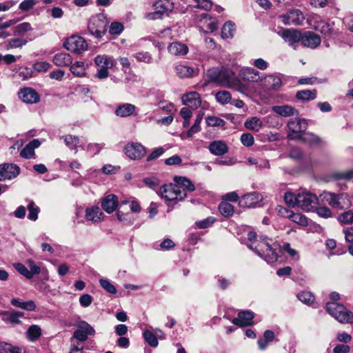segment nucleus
Listing matches in <instances>:
<instances>
[{
  "label": "nucleus",
  "instance_id": "37998d69",
  "mask_svg": "<svg viewBox=\"0 0 353 353\" xmlns=\"http://www.w3.org/2000/svg\"><path fill=\"white\" fill-rule=\"evenodd\" d=\"M117 219L120 222H122L126 225H132L134 222V217L130 212H123L121 210H118L117 213Z\"/></svg>",
  "mask_w": 353,
  "mask_h": 353
},
{
  "label": "nucleus",
  "instance_id": "4468645a",
  "mask_svg": "<svg viewBox=\"0 0 353 353\" xmlns=\"http://www.w3.org/2000/svg\"><path fill=\"white\" fill-rule=\"evenodd\" d=\"M104 217L103 213L98 206L87 208L85 211V219L92 223H100Z\"/></svg>",
  "mask_w": 353,
  "mask_h": 353
},
{
  "label": "nucleus",
  "instance_id": "052dcab7",
  "mask_svg": "<svg viewBox=\"0 0 353 353\" xmlns=\"http://www.w3.org/2000/svg\"><path fill=\"white\" fill-rule=\"evenodd\" d=\"M99 283L101 287L109 293L113 294L117 293L116 288L108 280L100 279Z\"/></svg>",
  "mask_w": 353,
  "mask_h": 353
},
{
  "label": "nucleus",
  "instance_id": "4be33fe9",
  "mask_svg": "<svg viewBox=\"0 0 353 353\" xmlns=\"http://www.w3.org/2000/svg\"><path fill=\"white\" fill-rule=\"evenodd\" d=\"M208 149L212 154L216 156L223 155L228 152L227 144L221 140L214 141L210 143Z\"/></svg>",
  "mask_w": 353,
  "mask_h": 353
},
{
  "label": "nucleus",
  "instance_id": "69168bd1",
  "mask_svg": "<svg viewBox=\"0 0 353 353\" xmlns=\"http://www.w3.org/2000/svg\"><path fill=\"white\" fill-rule=\"evenodd\" d=\"M317 28L325 36H329L332 34V28L327 23L321 21L319 23Z\"/></svg>",
  "mask_w": 353,
  "mask_h": 353
},
{
  "label": "nucleus",
  "instance_id": "09e8293b",
  "mask_svg": "<svg viewBox=\"0 0 353 353\" xmlns=\"http://www.w3.org/2000/svg\"><path fill=\"white\" fill-rule=\"evenodd\" d=\"M27 208L29 210L28 219L32 221H36L38 218L39 208L35 205L34 203L32 201H28Z\"/></svg>",
  "mask_w": 353,
  "mask_h": 353
},
{
  "label": "nucleus",
  "instance_id": "a878e982",
  "mask_svg": "<svg viewBox=\"0 0 353 353\" xmlns=\"http://www.w3.org/2000/svg\"><path fill=\"white\" fill-rule=\"evenodd\" d=\"M262 196L256 192H250L243 195L241 202L248 208L254 207L257 203L261 201Z\"/></svg>",
  "mask_w": 353,
  "mask_h": 353
},
{
  "label": "nucleus",
  "instance_id": "8fccbe9b",
  "mask_svg": "<svg viewBox=\"0 0 353 353\" xmlns=\"http://www.w3.org/2000/svg\"><path fill=\"white\" fill-rule=\"evenodd\" d=\"M79 146L83 150L93 152L94 154H97L103 148L104 143H90L86 146L83 145V144H80Z\"/></svg>",
  "mask_w": 353,
  "mask_h": 353
},
{
  "label": "nucleus",
  "instance_id": "ea45409f",
  "mask_svg": "<svg viewBox=\"0 0 353 353\" xmlns=\"http://www.w3.org/2000/svg\"><path fill=\"white\" fill-rule=\"evenodd\" d=\"M3 315L6 317H3V320L6 321H8L13 324H17L20 322L19 318L23 316V312H3Z\"/></svg>",
  "mask_w": 353,
  "mask_h": 353
},
{
  "label": "nucleus",
  "instance_id": "ddd939ff",
  "mask_svg": "<svg viewBox=\"0 0 353 353\" xmlns=\"http://www.w3.org/2000/svg\"><path fill=\"white\" fill-rule=\"evenodd\" d=\"M18 95L19 99L26 103H36L39 101V95L31 88H24L21 89Z\"/></svg>",
  "mask_w": 353,
  "mask_h": 353
},
{
  "label": "nucleus",
  "instance_id": "f3484780",
  "mask_svg": "<svg viewBox=\"0 0 353 353\" xmlns=\"http://www.w3.org/2000/svg\"><path fill=\"white\" fill-rule=\"evenodd\" d=\"M282 37L285 41L293 46L294 49H296L294 45L299 41L301 42L302 34L297 30L286 29L283 31Z\"/></svg>",
  "mask_w": 353,
  "mask_h": 353
},
{
  "label": "nucleus",
  "instance_id": "864d4df0",
  "mask_svg": "<svg viewBox=\"0 0 353 353\" xmlns=\"http://www.w3.org/2000/svg\"><path fill=\"white\" fill-rule=\"evenodd\" d=\"M290 219H291L293 222L300 225H307V220L306 217L300 214V213H294L290 214Z\"/></svg>",
  "mask_w": 353,
  "mask_h": 353
},
{
  "label": "nucleus",
  "instance_id": "4d7b16f0",
  "mask_svg": "<svg viewBox=\"0 0 353 353\" xmlns=\"http://www.w3.org/2000/svg\"><path fill=\"white\" fill-rule=\"evenodd\" d=\"M138 61H142L146 63L152 62V58L151 54L148 52H139L133 55Z\"/></svg>",
  "mask_w": 353,
  "mask_h": 353
},
{
  "label": "nucleus",
  "instance_id": "cd10ccee",
  "mask_svg": "<svg viewBox=\"0 0 353 353\" xmlns=\"http://www.w3.org/2000/svg\"><path fill=\"white\" fill-rule=\"evenodd\" d=\"M174 181L176 185L181 186V189L183 190V192L187 194V191L192 192L195 188L194 184L187 178L181 176H175Z\"/></svg>",
  "mask_w": 353,
  "mask_h": 353
},
{
  "label": "nucleus",
  "instance_id": "58836bf2",
  "mask_svg": "<svg viewBox=\"0 0 353 353\" xmlns=\"http://www.w3.org/2000/svg\"><path fill=\"white\" fill-rule=\"evenodd\" d=\"M219 210L220 213L225 217H230L233 215L234 207L232 204L222 201L219 205Z\"/></svg>",
  "mask_w": 353,
  "mask_h": 353
},
{
  "label": "nucleus",
  "instance_id": "bf43d9fd",
  "mask_svg": "<svg viewBox=\"0 0 353 353\" xmlns=\"http://www.w3.org/2000/svg\"><path fill=\"white\" fill-rule=\"evenodd\" d=\"M241 142L245 147H250L254 143V137L250 133H244L241 136Z\"/></svg>",
  "mask_w": 353,
  "mask_h": 353
},
{
  "label": "nucleus",
  "instance_id": "0eeeda50",
  "mask_svg": "<svg viewBox=\"0 0 353 353\" xmlns=\"http://www.w3.org/2000/svg\"><path fill=\"white\" fill-rule=\"evenodd\" d=\"M318 203L317 196L308 192L296 194V206L307 212L312 210Z\"/></svg>",
  "mask_w": 353,
  "mask_h": 353
},
{
  "label": "nucleus",
  "instance_id": "412c9836",
  "mask_svg": "<svg viewBox=\"0 0 353 353\" xmlns=\"http://www.w3.org/2000/svg\"><path fill=\"white\" fill-rule=\"evenodd\" d=\"M136 106L132 103H123L119 105L114 111L115 114L120 117H128L132 115H136Z\"/></svg>",
  "mask_w": 353,
  "mask_h": 353
},
{
  "label": "nucleus",
  "instance_id": "338daca9",
  "mask_svg": "<svg viewBox=\"0 0 353 353\" xmlns=\"http://www.w3.org/2000/svg\"><path fill=\"white\" fill-rule=\"evenodd\" d=\"M123 30V26L122 23L119 22H113L110 26L109 32L111 34H119Z\"/></svg>",
  "mask_w": 353,
  "mask_h": 353
},
{
  "label": "nucleus",
  "instance_id": "bb28decb",
  "mask_svg": "<svg viewBox=\"0 0 353 353\" xmlns=\"http://www.w3.org/2000/svg\"><path fill=\"white\" fill-rule=\"evenodd\" d=\"M53 62L58 66L69 65L72 63V57L66 52H59L54 56Z\"/></svg>",
  "mask_w": 353,
  "mask_h": 353
},
{
  "label": "nucleus",
  "instance_id": "c756f323",
  "mask_svg": "<svg viewBox=\"0 0 353 353\" xmlns=\"http://www.w3.org/2000/svg\"><path fill=\"white\" fill-rule=\"evenodd\" d=\"M316 97V90H303L298 91L296 94V98L303 101H309L315 99Z\"/></svg>",
  "mask_w": 353,
  "mask_h": 353
},
{
  "label": "nucleus",
  "instance_id": "473e14b6",
  "mask_svg": "<svg viewBox=\"0 0 353 353\" xmlns=\"http://www.w3.org/2000/svg\"><path fill=\"white\" fill-rule=\"evenodd\" d=\"M265 84L274 90H278L282 85V81L280 77L274 75H268L265 78Z\"/></svg>",
  "mask_w": 353,
  "mask_h": 353
},
{
  "label": "nucleus",
  "instance_id": "aec40b11",
  "mask_svg": "<svg viewBox=\"0 0 353 353\" xmlns=\"http://www.w3.org/2000/svg\"><path fill=\"white\" fill-rule=\"evenodd\" d=\"M241 79L249 82H258L261 79L260 72L251 68H243L239 72Z\"/></svg>",
  "mask_w": 353,
  "mask_h": 353
},
{
  "label": "nucleus",
  "instance_id": "5701e85b",
  "mask_svg": "<svg viewBox=\"0 0 353 353\" xmlns=\"http://www.w3.org/2000/svg\"><path fill=\"white\" fill-rule=\"evenodd\" d=\"M168 50L170 54L174 56H183L188 52V46L180 42L170 43L168 47Z\"/></svg>",
  "mask_w": 353,
  "mask_h": 353
},
{
  "label": "nucleus",
  "instance_id": "20e7f679",
  "mask_svg": "<svg viewBox=\"0 0 353 353\" xmlns=\"http://www.w3.org/2000/svg\"><path fill=\"white\" fill-rule=\"evenodd\" d=\"M320 199L323 202L327 203L330 205L336 208L342 209L351 205V201L347 193L335 194L323 192L320 194Z\"/></svg>",
  "mask_w": 353,
  "mask_h": 353
},
{
  "label": "nucleus",
  "instance_id": "f8f14e48",
  "mask_svg": "<svg viewBox=\"0 0 353 353\" xmlns=\"http://www.w3.org/2000/svg\"><path fill=\"white\" fill-rule=\"evenodd\" d=\"M20 172L19 166L12 163L0 165V181L11 180L17 177Z\"/></svg>",
  "mask_w": 353,
  "mask_h": 353
},
{
  "label": "nucleus",
  "instance_id": "6e6552de",
  "mask_svg": "<svg viewBox=\"0 0 353 353\" xmlns=\"http://www.w3.org/2000/svg\"><path fill=\"white\" fill-rule=\"evenodd\" d=\"M63 46L68 51L80 54L88 49L86 41L80 36L72 35L64 42Z\"/></svg>",
  "mask_w": 353,
  "mask_h": 353
},
{
  "label": "nucleus",
  "instance_id": "0e129e2a",
  "mask_svg": "<svg viewBox=\"0 0 353 353\" xmlns=\"http://www.w3.org/2000/svg\"><path fill=\"white\" fill-rule=\"evenodd\" d=\"M155 10L159 9L163 14L167 12L170 9V3L167 1H159L154 4Z\"/></svg>",
  "mask_w": 353,
  "mask_h": 353
},
{
  "label": "nucleus",
  "instance_id": "dca6fc26",
  "mask_svg": "<svg viewBox=\"0 0 353 353\" xmlns=\"http://www.w3.org/2000/svg\"><path fill=\"white\" fill-rule=\"evenodd\" d=\"M254 313L250 311H241L239 312L238 317L232 319V322L238 326L244 327L252 324Z\"/></svg>",
  "mask_w": 353,
  "mask_h": 353
},
{
  "label": "nucleus",
  "instance_id": "9b49d317",
  "mask_svg": "<svg viewBox=\"0 0 353 353\" xmlns=\"http://www.w3.org/2000/svg\"><path fill=\"white\" fill-rule=\"evenodd\" d=\"M279 17L285 26H299L305 19L303 14L298 9L290 10L285 14H281Z\"/></svg>",
  "mask_w": 353,
  "mask_h": 353
},
{
  "label": "nucleus",
  "instance_id": "7ed1b4c3",
  "mask_svg": "<svg viewBox=\"0 0 353 353\" xmlns=\"http://www.w3.org/2000/svg\"><path fill=\"white\" fill-rule=\"evenodd\" d=\"M327 312L341 323H353V313L343 305L336 302H329L326 304Z\"/></svg>",
  "mask_w": 353,
  "mask_h": 353
},
{
  "label": "nucleus",
  "instance_id": "7c9ffc66",
  "mask_svg": "<svg viewBox=\"0 0 353 353\" xmlns=\"http://www.w3.org/2000/svg\"><path fill=\"white\" fill-rule=\"evenodd\" d=\"M88 65L83 61H77L70 66L71 72L76 77H83L85 74Z\"/></svg>",
  "mask_w": 353,
  "mask_h": 353
},
{
  "label": "nucleus",
  "instance_id": "393cba45",
  "mask_svg": "<svg viewBox=\"0 0 353 353\" xmlns=\"http://www.w3.org/2000/svg\"><path fill=\"white\" fill-rule=\"evenodd\" d=\"M272 110L276 114L282 117H290L297 113V110L291 105H275L272 108Z\"/></svg>",
  "mask_w": 353,
  "mask_h": 353
},
{
  "label": "nucleus",
  "instance_id": "f257e3e1",
  "mask_svg": "<svg viewBox=\"0 0 353 353\" xmlns=\"http://www.w3.org/2000/svg\"><path fill=\"white\" fill-rule=\"evenodd\" d=\"M248 244L250 249L255 252L260 257L269 263H272L278 259L280 246L276 243H272V240L267 237H260L259 239L256 232H250L248 234Z\"/></svg>",
  "mask_w": 353,
  "mask_h": 353
},
{
  "label": "nucleus",
  "instance_id": "f03ea898",
  "mask_svg": "<svg viewBox=\"0 0 353 353\" xmlns=\"http://www.w3.org/2000/svg\"><path fill=\"white\" fill-rule=\"evenodd\" d=\"M209 76L212 81L221 86L234 88L240 92L246 90V87L241 83L235 74L230 69L214 70L209 73Z\"/></svg>",
  "mask_w": 353,
  "mask_h": 353
},
{
  "label": "nucleus",
  "instance_id": "6ab92c4d",
  "mask_svg": "<svg viewBox=\"0 0 353 353\" xmlns=\"http://www.w3.org/2000/svg\"><path fill=\"white\" fill-rule=\"evenodd\" d=\"M119 204L118 198L114 194H108L101 201V207L108 214L112 213Z\"/></svg>",
  "mask_w": 353,
  "mask_h": 353
},
{
  "label": "nucleus",
  "instance_id": "2eb2a0df",
  "mask_svg": "<svg viewBox=\"0 0 353 353\" xmlns=\"http://www.w3.org/2000/svg\"><path fill=\"white\" fill-rule=\"evenodd\" d=\"M301 44L304 47L315 48L321 43V38L312 32H305L302 34Z\"/></svg>",
  "mask_w": 353,
  "mask_h": 353
},
{
  "label": "nucleus",
  "instance_id": "2f4dec72",
  "mask_svg": "<svg viewBox=\"0 0 353 353\" xmlns=\"http://www.w3.org/2000/svg\"><path fill=\"white\" fill-rule=\"evenodd\" d=\"M300 139H301L303 143L310 145H319L322 141L319 136L311 132L303 134Z\"/></svg>",
  "mask_w": 353,
  "mask_h": 353
},
{
  "label": "nucleus",
  "instance_id": "3c124183",
  "mask_svg": "<svg viewBox=\"0 0 353 353\" xmlns=\"http://www.w3.org/2000/svg\"><path fill=\"white\" fill-rule=\"evenodd\" d=\"M338 220L343 224H351L353 223V211L347 210L339 216Z\"/></svg>",
  "mask_w": 353,
  "mask_h": 353
},
{
  "label": "nucleus",
  "instance_id": "f704fd0d",
  "mask_svg": "<svg viewBox=\"0 0 353 353\" xmlns=\"http://www.w3.org/2000/svg\"><path fill=\"white\" fill-rule=\"evenodd\" d=\"M236 31L235 24L232 21L226 22L221 30V35L223 38L228 39L234 37Z\"/></svg>",
  "mask_w": 353,
  "mask_h": 353
},
{
  "label": "nucleus",
  "instance_id": "39448f33",
  "mask_svg": "<svg viewBox=\"0 0 353 353\" xmlns=\"http://www.w3.org/2000/svg\"><path fill=\"white\" fill-rule=\"evenodd\" d=\"M160 194L162 198L168 201H182L187 196V194L183 192L181 186L176 183L162 186L160 189Z\"/></svg>",
  "mask_w": 353,
  "mask_h": 353
},
{
  "label": "nucleus",
  "instance_id": "e433bc0d",
  "mask_svg": "<svg viewBox=\"0 0 353 353\" xmlns=\"http://www.w3.org/2000/svg\"><path fill=\"white\" fill-rule=\"evenodd\" d=\"M16 79L27 81L33 76V72L31 68L23 67L20 68L19 70L14 74Z\"/></svg>",
  "mask_w": 353,
  "mask_h": 353
},
{
  "label": "nucleus",
  "instance_id": "6e6d98bb",
  "mask_svg": "<svg viewBox=\"0 0 353 353\" xmlns=\"http://www.w3.org/2000/svg\"><path fill=\"white\" fill-rule=\"evenodd\" d=\"M38 3L37 0H24L19 6V9L23 12L32 10Z\"/></svg>",
  "mask_w": 353,
  "mask_h": 353
},
{
  "label": "nucleus",
  "instance_id": "a19ab883",
  "mask_svg": "<svg viewBox=\"0 0 353 353\" xmlns=\"http://www.w3.org/2000/svg\"><path fill=\"white\" fill-rule=\"evenodd\" d=\"M21 349L10 343L0 341V353H21Z\"/></svg>",
  "mask_w": 353,
  "mask_h": 353
},
{
  "label": "nucleus",
  "instance_id": "a211bd4d",
  "mask_svg": "<svg viewBox=\"0 0 353 353\" xmlns=\"http://www.w3.org/2000/svg\"><path fill=\"white\" fill-rule=\"evenodd\" d=\"M181 99L184 105L193 110L196 109L201 103L199 94L196 92L183 94Z\"/></svg>",
  "mask_w": 353,
  "mask_h": 353
},
{
  "label": "nucleus",
  "instance_id": "e2e57ef3",
  "mask_svg": "<svg viewBox=\"0 0 353 353\" xmlns=\"http://www.w3.org/2000/svg\"><path fill=\"white\" fill-rule=\"evenodd\" d=\"M14 266L15 269L23 276H26L28 279L32 278L31 272H30L28 268L22 263H15Z\"/></svg>",
  "mask_w": 353,
  "mask_h": 353
},
{
  "label": "nucleus",
  "instance_id": "de8ad7c7",
  "mask_svg": "<svg viewBox=\"0 0 353 353\" xmlns=\"http://www.w3.org/2000/svg\"><path fill=\"white\" fill-rule=\"evenodd\" d=\"M216 99L221 104H226L232 99L231 94L226 90H222L216 92Z\"/></svg>",
  "mask_w": 353,
  "mask_h": 353
},
{
  "label": "nucleus",
  "instance_id": "c9c22d12",
  "mask_svg": "<svg viewBox=\"0 0 353 353\" xmlns=\"http://www.w3.org/2000/svg\"><path fill=\"white\" fill-rule=\"evenodd\" d=\"M95 64L99 67L112 68L114 65L113 60L106 55H98L94 59Z\"/></svg>",
  "mask_w": 353,
  "mask_h": 353
},
{
  "label": "nucleus",
  "instance_id": "680f3d73",
  "mask_svg": "<svg viewBox=\"0 0 353 353\" xmlns=\"http://www.w3.org/2000/svg\"><path fill=\"white\" fill-rule=\"evenodd\" d=\"M284 200L286 204L290 207L296 205V195H294L292 192H286L284 195Z\"/></svg>",
  "mask_w": 353,
  "mask_h": 353
},
{
  "label": "nucleus",
  "instance_id": "c03bdc74",
  "mask_svg": "<svg viewBox=\"0 0 353 353\" xmlns=\"http://www.w3.org/2000/svg\"><path fill=\"white\" fill-rule=\"evenodd\" d=\"M65 145L71 150H74V153L77 152V145L79 144V140L77 137L66 135L63 137Z\"/></svg>",
  "mask_w": 353,
  "mask_h": 353
},
{
  "label": "nucleus",
  "instance_id": "9d476101",
  "mask_svg": "<svg viewBox=\"0 0 353 353\" xmlns=\"http://www.w3.org/2000/svg\"><path fill=\"white\" fill-rule=\"evenodd\" d=\"M123 150L126 156L132 160L141 159L146 154L145 148L137 142L127 143Z\"/></svg>",
  "mask_w": 353,
  "mask_h": 353
},
{
  "label": "nucleus",
  "instance_id": "5fc2aeb1",
  "mask_svg": "<svg viewBox=\"0 0 353 353\" xmlns=\"http://www.w3.org/2000/svg\"><path fill=\"white\" fill-rule=\"evenodd\" d=\"M203 117L202 115L198 114L195 121L194 125L189 129L188 132V136L189 137H192L194 134L200 131V123L202 121Z\"/></svg>",
  "mask_w": 353,
  "mask_h": 353
},
{
  "label": "nucleus",
  "instance_id": "1a4fd4ad",
  "mask_svg": "<svg viewBox=\"0 0 353 353\" xmlns=\"http://www.w3.org/2000/svg\"><path fill=\"white\" fill-rule=\"evenodd\" d=\"M307 121L305 119H291L288 123V127L289 129L288 137L290 139H301L303 134L302 132L307 129Z\"/></svg>",
  "mask_w": 353,
  "mask_h": 353
},
{
  "label": "nucleus",
  "instance_id": "b1692460",
  "mask_svg": "<svg viewBox=\"0 0 353 353\" xmlns=\"http://www.w3.org/2000/svg\"><path fill=\"white\" fill-rule=\"evenodd\" d=\"M40 145L41 142L38 139H33L21 150L20 152L21 157L26 159L30 158L34 153V149Z\"/></svg>",
  "mask_w": 353,
  "mask_h": 353
},
{
  "label": "nucleus",
  "instance_id": "a18cd8bd",
  "mask_svg": "<svg viewBox=\"0 0 353 353\" xmlns=\"http://www.w3.org/2000/svg\"><path fill=\"white\" fill-rule=\"evenodd\" d=\"M143 336L145 341L151 346V347H157L159 344L157 338L154 334H153L150 330H145L143 333Z\"/></svg>",
  "mask_w": 353,
  "mask_h": 353
},
{
  "label": "nucleus",
  "instance_id": "4c0bfd02",
  "mask_svg": "<svg viewBox=\"0 0 353 353\" xmlns=\"http://www.w3.org/2000/svg\"><path fill=\"white\" fill-rule=\"evenodd\" d=\"M41 329L38 325H32L28 329L26 336L30 341H34L41 335Z\"/></svg>",
  "mask_w": 353,
  "mask_h": 353
},
{
  "label": "nucleus",
  "instance_id": "13d9d810",
  "mask_svg": "<svg viewBox=\"0 0 353 353\" xmlns=\"http://www.w3.org/2000/svg\"><path fill=\"white\" fill-rule=\"evenodd\" d=\"M77 327L79 330L85 332L88 335H93L95 332L94 328L86 321H80L77 324Z\"/></svg>",
  "mask_w": 353,
  "mask_h": 353
},
{
  "label": "nucleus",
  "instance_id": "774afa93",
  "mask_svg": "<svg viewBox=\"0 0 353 353\" xmlns=\"http://www.w3.org/2000/svg\"><path fill=\"white\" fill-rule=\"evenodd\" d=\"M288 157L294 160L299 161L303 158V153L299 148H293L290 150Z\"/></svg>",
  "mask_w": 353,
  "mask_h": 353
},
{
  "label": "nucleus",
  "instance_id": "c85d7f7f",
  "mask_svg": "<svg viewBox=\"0 0 353 353\" xmlns=\"http://www.w3.org/2000/svg\"><path fill=\"white\" fill-rule=\"evenodd\" d=\"M176 72L178 76L181 78L191 77L194 74L195 70L193 68L185 65H177L175 67Z\"/></svg>",
  "mask_w": 353,
  "mask_h": 353
},
{
  "label": "nucleus",
  "instance_id": "603ef678",
  "mask_svg": "<svg viewBox=\"0 0 353 353\" xmlns=\"http://www.w3.org/2000/svg\"><path fill=\"white\" fill-rule=\"evenodd\" d=\"M297 298L302 303L310 305L314 301V297L310 292H302L297 294Z\"/></svg>",
  "mask_w": 353,
  "mask_h": 353
},
{
  "label": "nucleus",
  "instance_id": "79ce46f5",
  "mask_svg": "<svg viewBox=\"0 0 353 353\" xmlns=\"http://www.w3.org/2000/svg\"><path fill=\"white\" fill-rule=\"evenodd\" d=\"M199 21H205L207 27L210 31H214L217 28V23L214 19L210 17L207 13H202L198 16Z\"/></svg>",
  "mask_w": 353,
  "mask_h": 353
},
{
  "label": "nucleus",
  "instance_id": "49530a36",
  "mask_svg": "<svg viewBox=\"0 0 353 353\" xmlns=\"http://www.w3.org/2000/svg\"><path fill=\"white\" fill-rule=\"evenodd\" d=\"M206 123L208 126L211 127H223L225 121L215 116H209L206 118Z\"/></svg>",
  "mask_w": 353,
  "mask_h": 353
},
{
  "label": "nucleus",
  "instance_id": "72a5a7b5",
  "mask_svg": "<svg viewBox=\"0 0 353 353\" xmlns=\"http://www.w3.org/2000/svg\"><path fill=\"white\" fill-rule=\"evenodd\" d=\"M245 127L252 131L258 132L262 127V121L257 117H251L245 121Z\"/></svg>",
  "mask_w": 353,
  "mask_h": 353
},
{
  "label": "nucleus",
  "instance_id": "423d86ee",
  "mask_svg": "<svg viewBox=\"0 0 353 353\" xmlns=\"http://www.w3.org/2000/svg\"><path fill=\"white\" fill-rule=\"evenodd\" d=\"M107 21L102 15L92 16L89 20L88 28L90 33L97 37H102L106 32Z\"/></svg>",
  "mask_w": 353,
  "mask_h": 353
}]
</instances>
